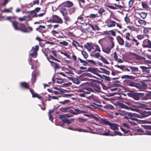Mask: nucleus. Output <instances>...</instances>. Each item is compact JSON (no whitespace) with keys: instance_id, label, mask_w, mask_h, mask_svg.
<instances>
[{"instance_id":"nucleus-1","label":"nucleus","mask_w":151,"mask_h":151,"mask_svg":"<svg viewBox=\"0 0 151 151\" xmlns=\"http://www.w3.org/2000/svg\"><path fill=\"white\" fill-rule=\"evenodd\" d=\"M100 84V83L99 81L94 80H92L90 83V86L93 88V89H92L93 91H95L98 93L101 91Z\"/></svg>"},{"instance_id":"nucleus-2","label":"nucleus","mask_w":151,"mask_h":151,"mask_svg":"<svg viewBox=\"0 0 151 151\" xmlns=\"http://www.w3.org/2000/svg\"><path fill=\"white\" fill-rule=\"evenodd\" d=\"M124 102L129 106H132L133 107L139 108H144L146 106V104L143 102H134L133 103H131L128 101Z\"/></svg>"},{"instance_id":"nucleus-3","label":"nucleus","mask_w":151,"mask_h":151,"mask_svg":"<svg viewBox=\"0 0 151 151\" xmlns=\"http://www.w3.org/2000/svg\"><path fill=\"white\" fill-rule=\"evenodd\" d=\"M85 90L80 89L79 90V91L82 92V93H79V96L81 97H86L88 98L89 99L91 97L90 96H87L86 95L88 94H90L91 92H93L92 88L90 87H87L85 89Z\"/></svg>"},{"instance_id":"nucleus-4","label":"nucleus","mask_w":151,"mask_h":151,"mask_svg":"<svg viewBox=\"0 0 151 151\" xmlns=\"http://www.w3.org/2000/svg\"><path fill=\"white\" fill-rule=\"evenodd\" d=\"M48 22L50 23H55L62 24L63 21L61 18L58 16L53 15L50 17L49 19L47 20Z\"/></svg>"},{"instance_id":"nucleus-5","label":"nucleus","mask_w":151,"mask_h":151,"mask_svg":"<svg viewBox=\"0 0 151 151\" xmlns=\"http://www.w3.org/2000/svg\"><path fill=\"white\" fill-rule=\"evenodd\" d=\"M109 38L110 41V43L109 45V47H107L102 48L103 51L107 54H109L111 50L113 48L114 46V44L113 42L114 38L111 36L109 37Z\"/></svg>"},{"instance_id":"nucleus-6","label":"nucleus","mask_w":151,"mask_h":151,"mask_svg":"<svg viewBox=\"0 0 151 151\" xmlns=\"http://www.w3.org/2000/svg\"><path fill=\"white\" fill-rule=\"evenodd\" d=\"M39 46L36 45L32 47L30 51V55L33 58H35L37 55V51L39 50Z\"/></svg>"},{"instance_id":"nucleus-7","label":"nucleus","mask_w":151,"mask_h":151,"mask_svg":"<svg viewBox=\"0 0 151 151\" xmlns=\"http://www.w3.org/2000/svg\"><path fill=\"white\" fill-rule=\"evenodd\" d=\"M147 85L145 83L142 82L141 83H135L134 87H136L140 90H142L146 89L147 87Z\"/></svg>"},{"instance_id":"nucleus-8","label":"nucleus","mask_w":151,"mask_h":151,"mask_svg":"<svg viewBox=\"0 0 151 151\" xmlns=\"http://www.w3.org/2000/svg\"><path fill=\"white\" fill-rule=\"evenodd\" d=\"M49 53L50 54L49 56L50 58L51 59L57 62H61L60 61L58 60L55 51H50L49 52Z\"/></svg>"},{"instance_id":"nucleus-9","label":"nucleus","mask_w":151,"mask_h":151,"mask_svg":"<svg viewBox=\"0 0 151 151\" xmlns=\"http://www.w3.org/2000/svg\"><path fill=\"white\" fill-rule=\"evenodd\" d=\"M85 22L84 17L83 15H81L77 18V21L76 22V24H83Z\"/></svg>"},{"instance_id":"nucleus-10","label":"nucleus","mask_w":151,"mask_h":151,"mask_svg":"<svg viewBox=\"0 0 151 151\" xmlns=\"http://www.w3.org/2000/svg\"><path fill=\"white\" fill-rule=\"evenodd\" d=\"M119 106L123 109H130L132 111H138V109H136L132 108L130 107L129 108L127 106L125 105L124 104L122 103H120L119 104Z\"/></svg>"},{"instance_id":"nucleus-11","label":"nucleus","mask_w":151,"mask_h":151,"mask_svg":"<svg viewBox=\"0 0 151 151\" xmlns=\"http://www.w3.org/2000/svg\"><path fill=\"white\" fill-rule=\"evenodd\" d=\"M19 30H20L24 32H29V31L28 30V29L26 27L25 25L22 23H21L19 24Z\"/></svg>"},{"instance_id":"nucleus-12","label":"nucleus","mask_w":151,"mask_h":151,"mask_svg":"<svg viewBox=\"0 0 151 151\" xmlns=\"http://www.w3.org/2000/svg\"><path fill=\"white\" fill-rule=\"evenodd\" d=\"M47 59L49 61L50 63L51 66L55 69H59L61 68V66L57 63L52 61L49 60V58L47 57Z\"/></svg>"},{"instance_id":"nucleus-13","label":"nucleus","mask_w":151,"mask_h":151,"mask_svg":"<svg viewBox=\"0 0 151 151\" xmlns=\"http://www.w3.org/2000/svg\"><path fill=\"white\" fill-rule=\"evenodd\" d=\"M68 10L64 7H62L60 9V12L62 14L63 17L68 15Z\"/></svg>"},{"instance_id":"nucleus-14","label":"nucleus","mask_w":151,"mask_h":151,"mask_svg":"<svg viewBox=\"0 0 151 151\" xmlns=\"http://www.w3.org/2000/svg\"><path fill=\"white\" fill-rule=\"evenodd\" d=\"M125 113L127 114V115L129 117L128 118V117L125 116L124 117V119H130L132 120H135L136 121L137 120V119L135 118L132 114L129 112H126Z\"/></svg>"},{"instance_id":"nucleus-15","label":"nucleus","mask_w":151,"mask_h":151,"mask_svg":"<svg viewBox=\"0 0 151 151\" xmlns=\"http://www.w3.org/2000/svg\"><path fill=\"white\" fill-rule=\"evenodd\" d=\"M73 4L72 2L68 1L66 2L63 3L62 5L63 6V7L68 8H70L72 7Z\"/></svg>"},{"instance_id":"nucleus-16","label":"nucleus","mask_w":151,"mask_h":151,"mask_svg":"<svg viewBox=\"0 0 151 151\" xmlns=\"http://www.w3.org/2000/svg\"><path fill=\"white\" fill-rule=\"evenodd\" d=\"M110 126V128L114 130V131L119 129V125L116 123H111V122L110 124L109 125Z\"/></svg>"},{"instance_id":"nucleus-17","label":"nucleus","mask_w":151,"mask_h":151,"mask_svg":"<svg viewBox=\"0 0 151 151\" xmlns=\"http://www.w3.org/2000/svg\"><path fill=\"white\" fill-rule=\"evenodd\" d=\"M141 115H139L138 117L141 118L142 117H145L151 115V111H145L141 113Z\"/></svg>"},{"instance_id":"nucleus-18","label":"nucleus","mask_w":151,"mask_h":151,"mask_svg":"<svg viewBox=\"0 0 151 151\" xmlns=\"http://www.w3.org/2000/svg\"><path fill=\"white\" fill-rule=\"evenodd\" d=\"M21 87L23 89H29V83L27 82H23L20 83Z\"/></svg>"},{"instance_id":"nucleus-19","label":"nucleus","mask_w":151,"mask_h":151,"mask_svg":"<svg viewBox=\"0 0 151 151\" xmlns=\"http://www.w3.org/2000/svg\"><path fill=\"white\" fill-rule=\"evenodd\" d=\"M88 71L94 74H96L99 76L100 75L99 74L97 73V72L98 71V70L96 68H94L90 67L88 68Z\"/></svg>"},{"instance_id":"nucleus-20","label":"nucleus","mask_w":151,"mask_h":151,"mask_svg":"<svg viewBox=\"0 0 151 151\" xmlns=\"http://www.w3.org/2000/svg\"><path fill=\"white\" fill-rule=\"evenodd\" d=\"M96 51H92L91 52L90 54V55L91 56L94 58H98L100 56V52H95Z\"/></svg>"},{"instance_id":"nucleus-21","label":"nucleus","mask_w":151,"mask_h":151,"mask_svg":"<svg viewBox=\"0 0 151 151\" xmlns=\"http://www.w3.org/2000/svg\"><path fill=\"white\" fill-rule=\"evenodd\" d=\"M100 123L101 124L105 125H109L111 122H109L105 119H101L99 121Z\"/></svg>"},{"instance_id":"nucleus-22","label":"nucleus","mask_w":151,"mask_h":151,"mask_svg":"<svg viewBox=\"0 0 151 151\" xmlns=\"http://www.w3.org/2000/svg\"><path fill=\"white\" fill-rule=\"evenodd\" d=\"M129 68L132 70V72H137L138 73H140V71L139 70L137 67L130 66H129Z\"/></svg>"},{"instance_id":"nucleus-23","label":"nucleus","mask_w":151,"mask_h":151,"mask_svg":"<svg viewBox=\"0 0 151 151\" xmlns=\"http://www.w3.org/2000/svg\"><path fill=\"white\" fill-rule=\"evenodd\" d=\"M64 22L66 24H68V23L71 21V19L68 15L63 17Z\"/></svg>"},{"instance_id":"nucleus-24","label":"nucleus","mask_w":151,"mask_h":151,"mask_svg":"<svg viewBox=\"0 0 151 151\" xmlns=\"http://www.w3.org/2000/svg\"><path fill=\"white\" fill-rule=\"evenodd\" d=\"M140 68L142 69L143 72L146 73H150V70L149 68L144 66H140Z\"/></svg>"},{"instance_id":"nucleus-25","label":"nucleus","mask_w":151,"mask_h":151,"mask_svg":"<svg viewBox=\"0 0 151 151\" xmlns=\"http://www.w3.org/2000/svg\"><path fill=\"white\" fill-rule=\"evenodd\" d=\"M11 22L12 23V26L14 29L16 30H19L20 29L18 26L19 23L17 22L12 21Z\"/></svg>"},{"instance_id":"nucleus-26","label":"nucleus","mask_w":151,"mask_h":151,"mask_svg":"<svg viewBox=\"0 0 151 151\" xmlns=\"http://www.w3.org/2000/svg\"><path fill=\"white\" fill-rule=\"evenodd\" d=\"M45 26L40 25L37 28H36V30L40 33H43V32H45L42 29H45Z\"/></svg>"},{"instance_id":"nucleus-27","label":"nucleus","mask_w":151,"mask_h":151,"mask_svg":"<svg viewBox=\"0 0 151 151\" xmlns=\"http://www.w3.org/2000/svg\"><path fill=\"white\" fill-rule=\"evenodd\" d=\"M117 40L119 43L121 45H122L124 44V41L123 39L120 36H118L116 37Z\"/></svg>"},{"instance_id":"nucleus-28","label":"nucleus","mask_w":151,"mask_h":151,"mask_svg":"<svg viewBox=\"0 0 151 151\" xmlns=\"http://www.w3.org/2000/svg\"><path fill=\"white\" fill-rule=\"evenodd\" d=\"M67 77L70 80L72 81L74 83L79 84L80 83V82L77 79L74 78V77Z\"/></svg>"},{"instance_id":"nucleus-29","label":"nucleus","mask_w":151,"mask_h":151,"mask_svg":"<svg viewBox=\"0 0 151 151\" xmlns=\"http://www.w3.org/2000/svg\"><path fill=\"white\" fill-rule=\"evenodd\" d=\"M73 119H68L66 118L63 119L62 120L63 121V124L67 123L68 124H70L71 123V121H73Z\"/></svg>"},{"instance_id":"nucleus-30","label":"nucleus","mask_w":151,"mask_h":151,"mask_svg":"<svg viewBox=\"0 0 151 151\" xmlns=\"http://www.w3.org/2000/svg\"><path fill=\"white\" fill-rule=\"evenodd\" d=\"M128 95H131L133 97L134 99L135 100H139L140 99V97L139 94L136 93H128Z\"/></svg>"},{"instance_id":"nucleus-31","label":"nucleus","mask_w":151,"mask_h":151,"mask_svg":"<svg viewBox=\"0 0 151 151\" xmlns=\"http://www.w3.org/2000/svg\"><path fill=\"white\" fill-rule=\"evenodd\" d=\"M149 40L148 39L145 40L143 42L142 46L144 48H148Z\"/></svg>"},{"instance_id":"nucleus-32","label":"nucleus","mask_w":151,"mask_h":151,"mask_svg":"<svg viewBox=\"0 0 151 151\" xmlns=\"http://www.w3.org/2000/svg\"><path fill=\"white\" fill-rule=\"evenodd\" d=\"M121 78L122 79H129L132 80L134 79L135 78V77L133 76L128 75H124L122 76Z\"/></svg>"},{"instance_id":"nucleus-33","label":"nucleus","mask_w":151,"mask_h":151,"mask_svg":"<svg viewBox=\"0 0 151 151\" xmlns=\"http://www.w3.org/2000/svg\"><path fill=\"white\" fill-rule=\"evenodd\" d=\"M84 47L89 51H91L92 49H94L93 45L92 46L88 43H87V45H84Z\"/></svg>"},{"instance_id":"nucleus-34","label":"nucleus","mask_w":151,"mask_h":151,"mask_svg":"<svg viewBox=\"0 0 151 151\" xmlns=\"http://www.w3.org/2000/svg\"><path fill=\"white\" fill-rule=\"evenodd\" d=\"M110 131L108 129L107 130V132L106 131L104 133H102V135L104 136H113L115 135V134H111Z\"/></svg>"},{"instance_id":"nucleus-35","label":"nucleus","mask_w":151,"mask_h":151,"mask_svg":"<svg viewBox=\"0 0 151 151\" xmlns=\"http://www.w3.org/2000/svg\"><path fill=\"white\" fill-rule=\"evenodd\" d=\"M71 115L69 114H65L60 115L59 116V117L60 119L65 118L66 117H70L71 116Z\"/></svg>"},{"instance_id":"nucleus-36","label":"nucleus","mask_w":151,"mask_h":151,"mask_svg":"<svg viewBox=\"0 0 151 151\" xmlns=\"http://www.w3.org/2000/svg\"><path fill=\"white\" fill-rule=\"evenodd\" d=\"M126 84L129 86H134L135 82L131 81L130 80H127L125 81Z\"/></svg>"},{"instance_id":"nucleus-37","label":"nucleus","mask_w":151,"mask_h":151,"mask_svg":"<svg viewBox=\"0 0 151 151\" xmlns=\"http://www.w3.org/2000/svg\"><path fill=\"white\" fill-rule=\"evenodd\" d=\"M90 26L91 27L92 29L93 30H97V31H99L100 29V28L96 24L94 25L91 24L90 25Z\"/></svg>"},{"instance_id":"nucleus-38","label":"nucleus","mask_w":151,"mask_h":151,"mask_svg":"<svg viewBox=\"0 0 151 151\" xmlns=\"http://www.w3.org/2000/svg\"><path fill=\"white\" fill-rule=\"evenodd\" d=\"M99 59L101 60L105 64H109V63L106 59V58L102 55L100 56Z\"/></svg>"},{"instance_id":"nucleus-39","label":"nucleus","mask_w":151,"mask_h":151,"mask_svg":"<svg viewBox=\"0 0 151 151\" xmlns=\"http://www.w3.org/2000/svg\"><path fill=\"white\" fill-rule=\"evenodd\" d=\"M116 22L115 21H111L110 22V24H107V26L108 27H115L116 26Z\"/></svg>"},{"instance_id":"nucleus-40","label":"nucleus","mask_w":151,"mask_h":151,"mask_svg":"<svg viewBox=\"0 0 151 151\" xmlns=\"http://www.w3.org/2000/svg\"><path fill=\"white\" fill-rule=\"evenodd\" d=\"M104 108L106 109L112 110L114 109L113 106L111 104H106V105L104 107Z\"/></svg>"},{"instance_id":"nucleus-41","label":"nucleus","mask_w":151,"mask_h":151,"mask_svg":"<svg viewBox=\"0 0 151 151\" xmlns=\"http://www.w3.org/2000/svg\"><path fill=\"white\" fill-rule=\"evenodd\" d=\"M76 8L75 7H73L70 8L68 9V12L71 15L72 14L74 13L76 11Z\"/></svg>"},{"instance_id":"nucleus-42","label":"nucleus","mask_w":151,"mask_h":151,"mask_svg":"<svg viewBox=\"0 0 151 151\" xmlns=\"http://www.w3.org/2000/svg\"><path fill=\"white\" fill-rule=\"evenodd\" d=\"M30 18L29 17H27V16H24L22 17H19L18 18V20L20 21H25L27 20V18Z\"/></svg>"},{"instance_id":"nucleus-43","label":"nucleus","mask_w":151,"mask_h":151,"mask_svg":"<svg viewBox=\"0 0 151 151\" xmlns=\"http://www.w3.org/2000/svg\"><path fill=\"white\" fill-rule=\"evenodd\" d=\"M93 47H94V50L93 51H98L99 52H101L100 49L98 45H93Z\"/></svg>"},{"instance_id":"nucleus-44","label":"nucleus","mask_w":151,"mask_h":151,"mask_svg":"<svg viewBox=\"0 0 151 151\" xmlns=\"http://www.w3.org/2000/svg\"><path fill=\"white\" fill-rule=\"evenodd\" d=\"M12 7H10L9 9H5L2 11V12H3L10 13V12H12Z\"/></svg>"},{"instance_id":"nucleus-45","label":"nucleus","mask_w":151,"mask_h":151,"mask_svg":"<svg viewBox=\"0 0 151 151\" xmlns=\"http://www.w3.org/2000/svg\"><path fill=\"white\" fill-rule=\"evenodd\" d=\"M70 102V101L69 99L65 100L63 101H59V103L63 105L66 104L67 103H69Z\"/></svg>"},{"instance_id":"nucleus-46","label":"nucleus","mask_w":151,"mask_h":151,"mask_svg":"<svg viewBox=\"0 0 151 151\" xmlns=\"http://www.w3.org/2000/svg\"><path fill=\"white\" fill-rule=\"evenodd\" d=\"M132 39L131 40V41L133 42H135V45L136 46H138L139 44V43L138 41V40L136 39L134 37H132Z\"/></svg>"},{"instance_id":"nucleus-47","label":"nucleus","mask_w":151,"mask_h":151,"mask_svg":"<svg viewBox=\"0 0 151 151\" xmlns=\"http://www.w3.org/2000/svg\"><path fill=\"white\" fill-rule=\"evenodd\" d=\"M72 44L74 47H76L77 46L80 47L79 43L77 41L74 40L72 41Z\"/></svg>"},{"instance_id":"nucleus-48","label":"nucleus","mask_w":151,"mask_h":151,"mask_svg":"<svg viewBox=\"0 0 151 151\" xmlns=\"http://www.w3.org/2000/svg\"><path fill=\"white\" fill-rule=\"evenodd\" d=\"M68 107L67 108H61L60 109V111L64 112H68Z\"/></svg>"},{"instance_id":"nucleus-49","label":"nucleus","mask_w":151,"mask_h":151,"mask_svg":"<svg viewBox=\"0 0 151 151\" xmlns=\"http://www.w3.org/2000/svg\"><path fill=\"white\" fill-rule=\"evenodd\" d=\"M131 36V34L129 32H127L125 34V38L127 40L129 41H130L131 40L130 38Z\"/></svg>"},{"instance_id":"nucleus-50","label":"nucleus","mask_w":151,"mask_h":151,"mask_svg":"<svg viewBox=\"0 0 151 151\" xmlns=\"http://www.w3.org/2000/svg\"><path fill=\"white\" fill-rule=\"evenodd\" d=\"M78 59L80 60V62L81 63H83V65L86 66L88 64L87 63L86 61L84 60H82L81 58H78Z\"/></svg>"},{"instance_id":"nucleus-51","label":"nucleus","mask_w":151,"mask_h":151,"mask_svg":"<svg viewBox=\"0 0 151 151\" xmlns=\"http://www.w3.org/2000/svg\"><path fill=\"white\" fill-rule=\"evenodd\" d=\"M139 15L142 18L144 19L146 18L147 15V14L145 12H142L140 13Z\"/></svg>"},{"instance_id":"nucleus-52","label":"nucleus","mask_w":151,"mask_h":151,"mask_svg":"<svg viewBox=\"0 0 151 151\" xmlns=\"http://www.w3.org/2000/svg\"><path fill=\"white\" fill-rule=\"evenodd\" d=\"M124 46L128 48H129L131 47V43H129L127 41H126L125 42Z\"/></svg>"},{"instance_id":"nucleus-53","label":"nucleus","mask_w":151,"mask_h":151,"mask_svg":"<svg viewBox=\"0 0 151 151\" xmlns=\"http://www.w3.org/2000/svg\"><path fill=\"white\" fill-rule=\"evenodd\" d=\"M60 53L61 54H63L65 56H66L68 58H70V56L68 54V53L67 52H61Z\"/></svg>"},{"instance_id":"nucleus-54","label":"nucleus","mask_w":151,"mask_h":151,"mask_svg":"<svg viewBox=\"0 0 151 151\" xmlns=\"http://www.w3.org/2000/svg\"><path fill=\"white\" fill-rule=\"evenodd\" d=\"M81 53L84 58H88V55L86 51H81Z\"/></svg>"},{"instance_id":"nucleus-55","label":"nucleus","mask_w":151,"mask_h":151,"mask_svg":"<svg viewBox=\"0 0 151 151\" xmlns=\"http://www.w3.org/2000/svg\"><path fill=\"white\" fill-rule=\"evenodd\" d=\"M38 76V73L35 71H34L32 72V78H36L37 76Z\"/></svg>"},{"instance_id":"nucleus-56","label":"nucleus","mask_w":151,"mask_h":151,"mask_svg":"<svg viewBox=\"0 0 151 151\" xmlns=\"http://www.w3.org/2000/svg\"><path fill=\"white\" fill-rule=\"evenodd\" d=\"M136 57V58L138 60H145V57H141L138 55H135L134 54Z\"/></svg>"},{"instance_id":"nucleus-57","label":"nucleus","mask_w":151,"mask_h":151,"mask_svg":"<svg viewBox=\"0 0 151 151\" xmlns=\"http://www.w3.org/2000/svg\"><path fill=\"white\" fill-rule=\"evenodd\" d=\"M145 95L147 99H151V92H148L146 93Z\"/></svg>"},{"instance_id":"nucleus-58","label":"nucleus","mask_w":151,"mask_h":151,"mask_svg":"<svg viewBox=\"0 0 151 151\" xmlns=\"http://www.w3.org/2000/svg\"><path fill=\"white\" fill-rule=\"evenodd\" d=\"M105 12V10L102 8L100 9L98 11V13L100 14L101 16L102 15V13Z\"/></svg>"},{"instance_id":"nucleus-59","label":"nucleus","mask_w":151,"mask_h":151,"mask_svg":"<svg viewBox=\"0 0 151 151\" xmlns=\"http://www.w3.org/2000/svg\"><path fill=\"white\" fill-rule=\"evenodd\" d=\"M97 14H90L89 16H88V17H89L90 18H94L96 17H98Z\"/></svg>"},{"instance_id":"nucleus-60","label":"nucleus","mask_w":151,"mask_h":151,"mask_svg":"<svg viewBox=\"0 0 151 151\" xmlns=\"http://www.w3.org/2000/svg\"><path fill=\"white\" fill-rule=\"evenodd\" d=\"M114 56L113 57L114 58V60L115 61H117L118 60V56L117 55L116 52V51H115L114 53Z\"/></svg>"},{"instance_id":"nucleus-61","label":"nucleus","mask_w":151,"mask_h":151,"mask_svg":"<svg viewBox=\"0 0 151 151\" xmlns=\"http://www.w3.org/2000/svg\"><path fill=\"white\" fill-rule=\"evenodd\" d=\"M74 110L75 111L77 112L76 113H75L76 114H80L81 113H83L84 112V111L83 110H80L77 109H74Z\"/></svg>"},{"instance_id":"nucleus-62","label":"nucleus","mask_w":151,"mask_h":151,"mask_svg":"<svg viewBox=\"0 0 151 151\" xmlns=\"http://www.w3.org/2000/svg\"><path fill=\"white\" fill-rule=\"evenodd\" d=\"M134 0H130L128 3V5L129 6V8H131V7L132 6L134 2Z\"/></svg>"},{"instance_id":"nucleus-63","label":"nucleus","mask_w":151,"mask_h":151,"mask_svg":"<svg viewBox=\"0 0 151 151\" xmlns=\"http://www.w3.org/2000/svg\"><path fill=\"white\" fill-rule=\"evenodd\" d=\"M60 44L63 45V46H67L68 45V43L65 41H63L62 42H60Z\"/></svg>"},{"instance_id":"nucleus-64","label":"nucleus","mask_w":151,"mask_h":151,"mask_svg":"<svg viewBox=\"0 0 151 151\" xmlns=\"http://www.w3.org/2000/svg\"><path fill=\"white\" fill-rule=\"evenodd\" d=\"M143 127L145 129L151 130V125H145Z\"/></svg>"}]
</instances>
